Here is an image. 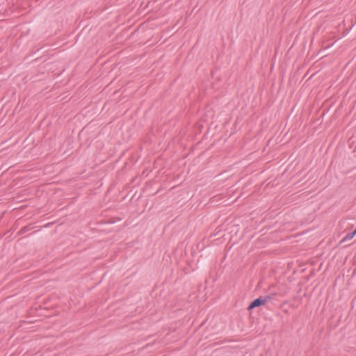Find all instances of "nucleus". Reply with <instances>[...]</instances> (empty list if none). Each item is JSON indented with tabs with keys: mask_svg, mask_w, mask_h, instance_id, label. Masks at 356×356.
Wrapping results in <instances>:
<instances>
[{
	"mask_svg": "<svg viewBox=\"0 0 356 356\" xmlns=\"http://www.w3.org/2000/svg\"><path fill=\"white\" fill-rule=\"evenodd\" d=\"M270 298H271V297L270 296H266L265 297L261 296V297L254 300L250 303V305L248 306V310H251L256 307L261 306V305H264V303H266L267 301H268Z\"/></svg>",
	"mask_w": 356,
	"mask_h": 356,
	"instance_id": "f257e3e1",
	"label": "nucleus"
},
{
	"mask_svg": "<svg viewBox=\"0 0 356 356\" xmlns=\"http://www.w3.org/2000/svg\"><path fill=\"white\" fill-rule=\"evenodd\" d=\"M355 236V233L350 232L347 234L341 241V243H343L346 241L352 239Z\"/></svg>",
	"mask_w": 356,
	"mask_h": 356,
	"instance_id": "f03ea898",
	"label": "nucleus"
}]
</instances>
